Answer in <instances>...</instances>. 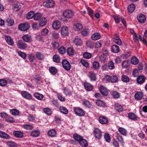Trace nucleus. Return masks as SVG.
I'll return each mask as SVG.
<instances>
[{
	"label": "nucleus",
	"mask_w": 147,
	"mask_h": 147,
	"mask_svg": "<svg viewBox=\"0 0 147 147\" xmlns=\"http://www.w3.org/2000/svg\"><path fill=\"white\" fill-rule=\"evenodd\" d=\"M93 134L95 138L99 140L102 136V133L101 130L97 128H95L93 130Z\"/></svg>",
	"instance_id": "nucleus-1"
},
{
	"label": "nucleus",
	"mask_w": 147,
	"mask_h": 147,
	"mask_svg": "<svg viewBox=\"0 0 147 147\" xmlns=\"http://www.w3.org/2000/svg\"><path fill=\"white\" fill-rule=\"evenodd\" d=\"M63 14L65 18H70L74 16V13L71 10H67L63 12Z\"/></svg>",
	"instance_id": "nucleus-2"
},
{
	"label": "nucleus",
	"mask_w": 147,
	"mask_h": 147,
	"mask_svg": "<svg viewBox=\"0 0 147 147\" xmlns=\"http://www.w3.org/2000/svg\"><path fill=\"white\" fill-rule=\"evenodd\" d=\"M17 45L18 48L23 50L25 49L27 46V44L22 40H20L18 41Z\"/></svg>",
	"instance_id": "nucleus-3"
},
{
	"label": "nucleus",
	"mask_w": 147,
	"mask_h": 147,
	"mask_svg": "<svg viewBox=\"0 0 147 147\" xmlns=\"http://www.w3.org/2000/svg\"><path fill=\"white\" fill-rule=\"evenodd\" d=\"M74 111L77 115L82 116L85 115L84 111L82 109L80 108H75Z\"/></svg>",
	"instance_id": "nucleus-4"
},
{
	"label": "nucleus",
	"mask_w": 147,
	"mask_h": 147,
	"mask_svg": "<svg viewBox=\"0 0 147 147\" xmlns=\"http://www.w3.org/2000/svg\"><path fill=\"white\" fill-rule=\"evenodd\" d=\"M62 64L64 68L66 70L69 71L70 69V64L66 60H63L62 62Z\"/></svg>",
	"instance_id": "nucleus-5"
},
{
	"label": "nucleus",
	"mask_w": 147,
	"mask_h": 147,
	"mask_svg": "<svg viewBox=\"0 0 147 147\" xmlns=\"http://www.w3.org/2000/svg\"><path fill=\"white\" fill-rule=\"evenodd\" d=\"M54 4V1L52 0H48L43 3V5L47 7H52Z\"/></svg>",
	"instance_id": "nucleus-6"
},
{
	"label": "nucleus",
	"mask_w": 147,
	"mask_h": 147,
	"mask_svg": "<svg viewBox=\"0 0 147 147\" xmlns=\"http://www.w3.org/2000/svg\"><path fill=\"white\" fill-rule=\"evenodd\" d=\"M29 27V25L28 24L23 23L20 24L18 26V28L22 31H25L28 30Z\"/></svg>",
	"instance_id": "nucleus-7"
},
{
	"label": "nucleus",
	"mask_w": 147,
	"mask_h": 147,
	"mask_svg": "<svg viewBox=\"0 0 147 147\" xmlns=\"http://www.w3.org/2000/svg\"><path fill=\"white\" fill-rule=\"evenodd\" d=\"M22 39L27 42L29 43L32 41L31 36L28 34H26L23 36Z\"/></svg>",
	"instance_id": "nucleus-8"
},
{
	"label": "nucleus",
	"mask_w": 147,
	"mask_h": 147,
	"mask_svg": "<svg viewBox=\"0 0 147 147\" xmlns=\"http://www.w3.org/2000/svg\"><path fill=\"white\" fill-rule=\"evenodd\" d=\"M5 39L7 43L9 45L12 46L13 45L14 42L12 38L9 36H5Z\"/></svg>",
	"instance_id": "nucleus-9"
},
{
	"label": "nucleus",
	"mask_w": 147,
	"mask_h": 147,
	"mask_svg": "<svg viewBox=\"0 0 147 147\" xmlns=\"http://www.w3.org/2000/svg\"><path fill=\"white\" fill-rule=\"evenodd\" d=\"M137 19L141 23H144L146 21V17L143 14H140L137 16Z\"/></svg>",
	"instance_id": "nucleus-10"
},
{
	"label": "nucleus",
	"mask_w": 147,
	"mask_h": 147,
	"mask_svg": "<svg viewBox=\"0 0 147 147\" xmlns=\"http://www.w3.org/2000/svg\"><path fill=\"white\" fill-rule=\"evenodd\" d=\"M98 119L100 123L103 124L107 123L108 121L107 118L103 116H100L98 118Z\"/></svg>",
	"instance_id": "nucleus-11"
},
{
	"label": "nucleus",
	"mask_w": 147,
	"mask_h": 147,
	"mask_svg": "<svg viewBox=\"0 0 147 147\" xmlns=\"http://www.w3.org/2000/svg\"><path fill=\"white\" fill-rule=\"evenodd\" d=\"M100 93L103 95L107 96L108 94L107 89L103 86H101L100 88Z\"/></svg>",
	"instance_id": "nucleus-12"
},
{
	"label": "nucleus",
	"mask_w": 147,
	"mask_h": 147,
	"mask_svg": "<svg viewBox=\"0 0 147 147\" xmlns=\"http://www.w3.org/2000/svg\"><path fill=\"white\" fill-rule=\"evenodd\" d=\"M145 76H139L137 79V82L139 84H142L144 83L145 80Z\"/></svg>",
	"instance_id": "nucleus-13"
},
{
	"label": "nucleus",
	"mask_w": 147,
	"mask_h": 147,
	"mask_svg": "<svg viewBox=\"0 0 147 147\" xmlns=\"http://www.w3.org/2000/svg\"><path fill=\"white\" fill-rule=\"evenodd\" d=\"M21 94L23 97L26 99H31L32 98L31 95L26 91L22 92Z\"/></svg>",
	"instance_id": "nucleus-14"
},
{
	"label": "nucleus",
	"mask_w": 147,
	"mask_h": 147,
	"mask_svg": "<svg viewBox=\"0 0 147 147\" xmlns=\"http://www.w3.org/2000/svg\"><path fill=\"white\" fill-rule=\"evenodd\" d=\"M84 86L86 90L88 91H90L93 88L92 86L90 83L87 82H85L84 84Z\"/></svg>",
	"instance_id": "nucleus-15"
},
{
	"label": "nucleus",
	"mask_w": 147,
	"mask_h": 147,
	"mask_svg": "<svg viewBox=\"0 0 147 147\" xmlns=\"http://www.w3.org/2000/svg\"><path fill=\"white\" fill-rule=\"evenodd\" d=\"M115 36L113 38V41L117 44L121 45L122 44V42L119 36L115 34Z\"/></svg>",
	"instance_id": "nucleus-16"
},
{
	"label": "nucleus",
	"mask_w": 147,
	"mask_h": 147,
	"mask_svg": "<svg viewBox=\"0 0 147 147\" xmlns=\"http://www.w3.org/2000/svg\"><path fill=\"white\" fill-rule=\"evenodd\" d=\"M143 96V93L141 92H138L134 95L135 98L137 100H140Z\"/></svg>",
	"instance_id": "nucleus-17"
},
{
	"label": "nucleus",
	"mask_w": 147,
	"mask_h": 147,
	"mask_svg": "<svg viewBox=\"0 0 147 147\" xmlns=\"http://www.w3.org/2000/svg\"><path fill=\"white\" fill-rule=\"evenodd\" d=\"M61 34L64 36H66L68 34V29L66 26L63 27L61 28Z\"/></svg>",
	"instance_id": "nucleus-18"
},
{
	"label": "nucleus",
	"mask_w": 147,
	"mask_h": 147,
	"mask_svg": "<svg viewBox=\"0 0 147 147\" xmlns=\"http://www.w3.org/2000/svg\"><path fill=\"white\" fill-rule=\"evenodd\" d=\"M119 47L116 45H113L111 47V51L112 52L117 53L119 51Z\"/></svg>",
	"instance_id": "nucleus-19"
},
{
	"label": "nucleus",
	"mask_w": 147,
	"mask_h": 147,
	"mask_svg": "<svg viewBox=\"0 0 147 147\" xmlns=\"http://www.w3.org/2000/svg\"><path fill=\"white\" fill-rule=\"evenodd\" d=\"M0 137L5 139H9L10 138V137L8 134L5 132L2 131H0Z\"/></svg>",
	"instance_id": "nucleus-20"
},
{
	"label": "nucleus",
	"mask_w": 147,
	"mask_h": 147,
	"mask_svg": "<svg viewBox=\"0 0 147 147\" xmlns=\"http://www.w3.org/2000/svg\"><path fill=\"white\" fill-rule=\"evenodd\" d=\"M13 134L15 137L21 138L23 136V133L21 131H16L13 132Z\"/></svg>",
	"instance_id": "nucleus-21"
},
{
	"label": "nucleus",
	"mask_w": 147,
	"mask_h": 147,
	"mask_svg": "<svg viewBox=\"0 0 147 147\" xmlns=\"http://www.w3.org/2000/svg\"><path fill=\"white\" fill-rule=\"evenodd\" d=\"M61 24L59 21H55L53 24L52 26L54 29H58L60 27Z\"/></svg>",
	"instance_id": "nucleus-22"
},
{
	"label": "nucleus",
	"mask_w": 147,
	"mask_h": 147,
	"mask_svg": "<svg viewBox=\"0 0 147 147\" xmlns=\"http://www.w3.org/2000/svg\"><path fill=\"white\" fill-rule=\"evenodd\" d=\"M101 37V35L99 33H96L93 34L92 36V40H96L99 39Z\"/></svg>",
	"instance_id": "nucleus-23"
},
{
	"label": "nucleus",
	"mask_w": 147,
	"mask_h": 147,
	"mask_svg": "<svg viewBox=\"0 0 147 147\" xmlns=\"http://www.w3.org/2000/svg\"><path fill=\"white\" fill-rule=\"evenodd\" d=\"M89 77L91 81H95L96 79V74L92 72H90L89 73Z\"/></svg>",
	"instance_id": "nucleus-24"
},
{
	"label": "nucleus",
	"mask_w": 147,
	"mask_h": 147,
	"mask_svg": "<svg viewBox=\"0 0 147 147\" xmlns=\"http://www.w3.org/2000/svg\"><path fill=\"white\" fill-rule=\"evenodd\" d=\"M56 131L53 129L50 130L48 132V136L52 137H55L56 135Z\"/></svg>",
	"instance_id": "nucleus-25"
},
{
	"label": "nucleus",
	"mask_w": 147,
	"mask_h": 147,
	"mask_svg": "<svg viewBox=\"0 0 147 147\" xmlns=\"http://www.w3.org/2000/svg\"><path fill=\"white\" fill-rule=\"evenodd\" d=\"M36 58L40 60H43L45 57L44 54L40 52H37L36 53Z\"/></svg>",
	"instance_id": "nucleus-26"
},
{
	"label": "nucleus",
	"mask_w": 147,
	"mask_h": 147,
	"mask_svg": "<svg viewBox=\"0 0 147 147\" xmlns=\"http://www.w3.org/2000/svg\"><path fill=\"white\" fill-rule=\"evenodd\" d=\"M115 109L118 112H121L123 110V108L121 105L118 103H116L115 105Z\"/></svg>",
	"instance_id": "nucleus-27"
},
{
	"label": "nucleus",
	"mask_w": 147,
	"mask_h": 147,
	"mask_svg": "<svg viewBox=\"0 0 147 147\" xmlns=\"http://www.w3.org/2000/svg\"><path fill=\"white\" fill-rule=\"evenodd\" d=\"M135 6L134 5L131 4L129 5L128 7V11L129 13H132L135 10Z\"/></svg>",
	"instance_id": "nucleus-28"
},
{
	"label": "nucleus",
	"mask_w": 147,
	"mask_h": 147,
	"mask_svg": "<svg viewBox=\"0 0 147 147\" xmlns=\"http://www.w3.org/2000/svg\"><path fill=\"white\" fill-rule=\"evenodd\" d=\"M67 54L69 56H72L74 54V50L73 48L72 47H69L67 49Z\"/></svg>",
	"instance_id": "nucleus-29"
},
{
	"label": "nucleus",
	"mask_w": 147,
	"mask_h": 147,
	"mask_svg": "<svg viewBox=\"0 0 147 147\" xmlns=\"http://www.w3.org/2000/svg\"><path fill=\"white\" fill-rule=\"evenodd\" d=\"M40 133L38 130H34L32 131L31 133V136L33 137H37L40 134Z\"/></svg>",
	"instance_id": "nucleus-30"
},
{
	"label": "nucleus",
	"mask_w": 147,
	"mask_h": 147,
	"mask_svg": "<svg viewBox=\"0 0 147 147\" xmlns=\"http://www.w3.org/2000/svg\"><path fill=\"white\" fill-rule=\"evenodd\" d=\"M63 92L64 94L67 96H70L73 93L69 89L66 88H64Z\"/></svg>",
	"instance_id": "nucleus-31"
},
{
	"label": "nucleus",
	"mask_w": 147,
	"mask_h": 147,
	"mask_svg": "<svg viewBox=\"0 0 147 147\" xmlns=\"http://www.w3.org/2000/svg\"><path fill=\"white\" fill-rule=\"evenodd\" d=\"M47 24V20L45 17H42L40 19L39 25L41 26H45Z\"/></svg>",
	"instance_id": "nucleus-32"
},
{
	"label": "nucleus",
	"mask_w": 147,
	"mask_h": 147,
	"mask_svg": "<svg viewBox=\"0 0 147 147\" xmlns=\"http://www.w3.org/2000/svg\"><path fill=\"white\" fill-rule=\"evenodd\" d=\"M83 26L82 24L80 23L76 24L74 26V29L75 30L79 31L82 29Z\"/></svg>",
	"instance_id": "nucleus-33"
},
{
	"label": "nucleus",
	"mask_w": 147,
	"mask_h": 147,
	"mask_svg": "<svg viewBox=\"0 0 147 147\" xmlns=\"http://www.w3.org/2000/svg\"><path fill=\"white\" fill-rule=\"evenodd\" d=\"M79 143L80 145L82 147H86L88 145L87 141L83 138L80 141Z\"/></svg>",
	"instance_id": "nucleus-34"
},
{
	"label": "nucleus",
	"mask_w": 147,
	"mask_h": 147,
	"mask_svg": "<svg viewBox=\"0 0 147 147\" xmlns=\"http://www.w3.org/2000/svg\"><path fill=\"white\" fill-rule=\"evenodd\" d=\"M6 21L8 25L9 26H12L14 23L13 20L10 17L7 18Z\"/></svg>",
	"instance_id": "nucleus-35"
},
{
	"label": "nucleus",
	"mask_w": 147,
	"mask_h": 147,
	"mask_svg": "<svg viewBox=\"0 0 147 147\" xmlns=\"http://www.w3.org/2000/svg\"><path fill=\"white\" fill-rule=\"evenodd\" d=\"M118 131L119 133L124 136H125L127 133L126 130L123 127H120L118 129Z\"/></svg>",
	"instance_id": "nucleus-36"
},
{
	"label": "nucleus",
	"mask_w": 147,
	"mask_h": 147,
	"mask_svg": "<svg viewBox=\"0 0 147 147\" xmlns=\"http://www.w3.org/2000/svg\"><path fill=\"white\" fill-rule=\"evenodd\" d=\"M131 62L132 64L136 65L139 62L138 59L135 57H133L131 59Z\"/></svg>",
	"instance_id": "nucleus-37"
},
{
	"label": "nucleus",
	"mask_w": 147,
	"mask_h": 147,
	"mask_svg": "<svg viewBox=\"0 0 147 147\" xmlns=\"http://www.w3.org/2000/svg\"><path fill=\"white\" fill-rule=\"evenodd\" d=\"M92 67L94 69L98 70L99 69L100 66L98 62L95 61L92 63Z\"/></svg>",
	"instance_id": "nucleus-38"
},
{
	"label": "nucleus",
	"mask_w": 147,
	"mask_h": 147,
	"mask_svg": "<svg viewBox=\"0 0 147 147\" xmlns=\"http://www.w3.org/2000/svg\"><path fill=\"white\" fill-rule=\"evenodd\" d=\"M74 42L76 45H80L81 43V40L78 36H76L74 40Z\"/></svg>",
	"instance_id": "nucleus-39"
},
{
	"label": "nucleus",
	"mask_w": 147,
	"mask_h": 147,
	"mask_svg": "<svg viewBox=\"0 0 147 147\" xmlns=\"http://www.w3.org/2000/svg\"><path fill=\"white\" fill-rule=\"evenodd\" d=\"M118 80V77L115 75H113L111 76V82L112 83H115Z\"/></svg>",
	"instance_id": "nucleus-40"
},
{
	"label": "nucleus",
	"mask_w": 147,
	"mask_h": 147,
	"mask_svg": "<svg viewBox=\"0 0 147 147\" xmlns=\"http://www.w3.org/2000/svg\"><path fill=\"white\" fill-rule=\"evenodd\" d=\"M128 117L133 120H136L137 119V116L134 114L132 113H129L128 114Z\"/></svg>",
	"instance_id": "nucleus-41"
},
{
	"label": "nucleus",
	"mask_w": 147,
	"mask_h": 147,
	"mask_svg": "<svg viewBox=\"0 0 147 147\" xmlns=\"http://www.w3.org/2000/svg\"><path fill=\"white\" fill-rule=\"evenodd\" d=\"M130 65V63L127 60L124 61L122 63L123 67L124 68H127L129 67Z\"/></svg>",
	"instance_id": "nucleus-42"
},
{
	"label": "nucleus",
	"mask_w": 147,
	"mask_h": 147,
	"mask_svg": "<svg viewBox=\"0 0 147 147\" xmlns=\"http://www.w3.org/2000/svg\"><path fill=\"white\" fill-rule=\"evenodd\" d=\"M49 70L50 73L53 75L55 74L57 72V69L54 67H51L50 68Z\"/></svg>",
	"instance_id": "nucleus-43"
},
{
	"label": "nucleus",
	"mask_w": 147,
	"mask_h": 147,
	"mask_svg": "<svg viewBox=\"0 0 147 147\" xmlns=\"http://www.w3.org/2000/svg\"><path fill=\"white\" fill-rule=\"evenodd\" d=\"M73 137L76 140L80 142L83 138L82 136L79 135L77 134H75L73 135Z\"/></svg>",
	"instance_id": "nucleus-44"
},
{
	"label": "nucleus",
	"mask_w": 147,
	"mask_h": 147,
	"mask_svg": "<svg viewBox=\"0 0 147 147\" xmlns=\"http://www.w3.org/2000/svg\"><path fill=\"white\" fill-rule=\"evenodd\" d=\"M60 111L62 113L67 114L68 113V111L67 109L65 107H60L59 109Z\"/></svg>",
	"instance_id": "nucleus-45"
},
{
	"label": "nucleus",
	"mask_w": 147,
	"mask_h": 147,
	"mask_svg": "<svg viewBox=\"0 0 147 147\" xmlns=\"http://www.w3.org/2000/svg\"><path fill=\"white\" fill-rule=\"evenodd\" d=\"M121 80L123 82L127 83L129 81V78L127 76L123 75L121 77Z\"/></svg>",
	"instance_id": "nucleus-46"
},
{
	"label": "nucleus",
	"mask_w": 147,
	"mask_h": 147,
	"mask_svg": "<svg viewBox=\"0 0 147 147\" xmlns=\"http://www.w3.org/2000/svg\"><path fill=\"white\" fill-rule=\"evenodd\" d=\"M81 33L82 35L85 36L88 35L89 33V30L87 29H84L81 31Z\"/></svg>",
	"instance_id": "nucleus-47"
},
{
	"label": "nucleus",
	"mask_w": 147,
	"mask_h": 147,
	"mask_svg": "<svg viewBox=\"0 0 147 147\" xmlns=\"http://www.w3.org/2000/svg\"><path fill=\"white\" fill-rule=\"evenodd\" d=\"M34 97L38 100H41L43 98V95L38 93H35L34 94Z\"/></svg>",
	"instance_id": "nucleus-48"
},
{
	"label": "nucleus",
	"mask_w": 147,
	"mask_h": 147,
	"mask_svg": "<svg viewBox=\"0 0 147 147\" xmlns=\"http://www.w3.org/2000/svg\"><path fill=\"white\" fill-rule=\"evenodd\" d=\"M53 61L56 63H59L60 61V57L58 55H54L53 56Z\"/></svg>",
	"instance_id": "nucleus-49"
},
{
	"label": "nucleus",
	"mask_w": 147,
	"mask_h": 147,
	"mask_svg": "<svg viewBox=\"0 0 147 147\" xmlns=\"http://www.w3.org/2000/svg\"><path fill=\"white\" fill-rule=\"evenodd\" d=\"M108 67L110 69H113L115 68L114 63L111 61H109L108 64Z\"/></svg>",
	"instance_id": "nucleus-50"
},
{
	"label": "nucleus",
	"mask_w": 147,
	"mask_h": 147,
	"mask_svg": "<svg viewBox=\"0 0 147 147\" xmlns=\"http://www.w3.org/2000/svg\"><path fill=\"white\" fill-rule=\"evenodd\" d=\"M83 56L84 58L89 59L92 56V54L90 53L86 52L84 53Z\"/></svg>",
	"instance_id": "nucleus-51"
},
{
	"label": "nucleus",
	"mask_w": 147,
	"mask_h": 147,
	"mask_svg": "<svg viewBox=\"0 0 147 147\" xmlns=\"http://www.w3.org/2000/svg\"><path fill=\"white\" fill-rule=\"evenodd\" d=\"M23 127L25 129L28 130H31L34 128L32 125L28 124L24 125Z\"/></svg>",
	"instance_id": "nucleus-52"
},
{
	"label": "nucleus",
	"mask_w": 147,
	"mask_h": 147,
	"mask_svg": "<svg viewBox=\"0 0 147 147\" xmlns=\"http://www.w3.org/2000/svg\"><path fill=\"white\" fill-rule=\"evenodd\" d=\"M35 38L36 40L39 41L43 42L44 40V38L42 37L40 35L38 34L36 35Z\"/></svg>",
	"instance_id": "nucleus-53"
},
{
	"label": "nucleus",
	"mask_w": 147,
	"mask_h": 147,
	"mask_svg": "<svg viewBox=\"0 0 147 147\" xmlns=\"http://www.w3.org/2000/svg\"><path fill=\"white\" fill-rule=\"evenodd\" d=\"M41 17V14L39 13H36L34 14V18L35 20H38Z\"/></svg>",
	"instance_id": "nucleus-54"
},
{
	"label": "nucleus",
	"mask_w": 147,
	"mask_h": 147,
	"mask_svg": "<svg viewBox=\"0 0 147 147\" xmlns=\"http://www.w3.org/2000/svg\"><path fill=\"white\" fill-rule=\"evenodd\" d=\"M49 32L48 30L46 28H45L42 30L41 32V34L42 35L45 36L48 34Z\"/></svg>",
	"instance_id": "nucleus-55"
},
{
	"label": "nucleus",
	"mask_w": 147,
	"mask_h": 147,
	"mask_svg": "<svg viewBox=\"0 0 147 147\" xmlns=\"http://www.w3.org/2000/svg\"><path fill=\"white\" fill-rule=\"evenodd\" d=\"M11 113L13 115H18L19 114V111L16 109H12L10 111Z\"/></svg>",
	"instance_id": "nucleus-56"
},
{
	"label": "nucleus",
	"mask_w": 147,
	"mask_h": 147,
	"mask_svg": "<svg viewBox=\"0 0 147 147\" xmlns=\"http://www.w3.org/2000/svg\"><path fill=\"white\" fill-rule=\"evenodd\" d=\"M96 104L99 106H103L105 105V103L102 100H98L96 102Z\"/></svg>",
	"instance_id": "nucleus-57"
},
{
	"label": "nucleus",
	"mask_w": 147,
	"mask_h": 147,
	"mask_svg": "<svg viewBox=\"0 0 147 147\" xmlns=\"http://www.w3.org/2000/svg\"><path fill=\"white\" fill-rule=\"evenodd\" d=\"M104 137L106 141L107 142H110L111 141V137L109 134L106 133L104 135Z\"/></svg>",
	"instance_id": "nucleus-58"
},
{
	"label": "nucleus",
	"mask_w": 147,
	"mask_h": 147,
	"mask_svg": "<svg viewBox=\"0 0 147 147\" xmlns=\"http://www.w3.org/2000/svg\"><path fill=\"white\" fill-rule=\"evenodd\" d=\"M43 111L45 113L49 115H51L52 114V111L49 108H45L43 110Z\"/></svg>",
	"instance_id": "nucleus-59"
},
{
	"label": "nucleus",
	"mask_w": 147,
	"mask_h": 147,
	"mask_svg": "<svg viewBox=\"0 0 147 147\" xmlns=\"http://www.w3.org/2000/svg\"><path fill=\"white\" fill-rule=\"evenodd\" d=\"M7 144L9 147H15L16 146L15 143L11 141L7 142Z\"/></svg>",
	"instance_id": "nucleus-60"
},
{
	"label": "nucleus",
	"mask_w": 147,
	"mask_h": 147,
	"mask_svg": "<svg viewBox=\"0 0 147 147\" xmlns=\"http://www.w3.org/2000/svg\"><path fill=\"white\" fill-rule=\"evenodd\" d=\"M34 15V13L33 12H29L27 15V18L28 19H30L32 18Z\"/></svg>",
	"instance_id": "nucleus-61"
},
{
	"label": "nucleus",
	"mask_w": 147,
	"mask_h": 147,
	"mask_svg": "<svg viewBox=\"0 0 147 147\" xmlns=\"http://www.w3.org/2000/svg\"><path fill=\"white\" fill-rule=\"evenodd\" d=\"M83 104L86 107H90L91 105L90 102L87 100H84L83 102Z\"/></svg>",
	"instance_id": "nucleus-62"
},
{
	"label": "nucleus",
	"mask_w": 147,
	"mask_h": 147,
	"mask_svg": "<svg viewBox=\"0 0 147 147\" xmlns=\"http://www.w3.org/2000/svg\"><path fill=\"white\" fill-rule=\"evenodd\" d=\"M113 96L115 98H118L120 96V94L116 91H113Z\"/></svg>",
	"instance_id": "nucleus-63"
},
{
	"label": "nucleus",
	"mask_w": 147,
	"mask_h": 147,
	"mask_svg": "<svg viewBox=\"0 0 147 147\" xmlns=\"http://www.w3.org/2000/svg\"><path fill=\"white\" fill-rule=\"evenodd\" d=\"M104 80L106 82H111V76L109 75H106L104 77Z\"/></svg>",
	"instance_id": "nucleus-64"
}]
</instances>
